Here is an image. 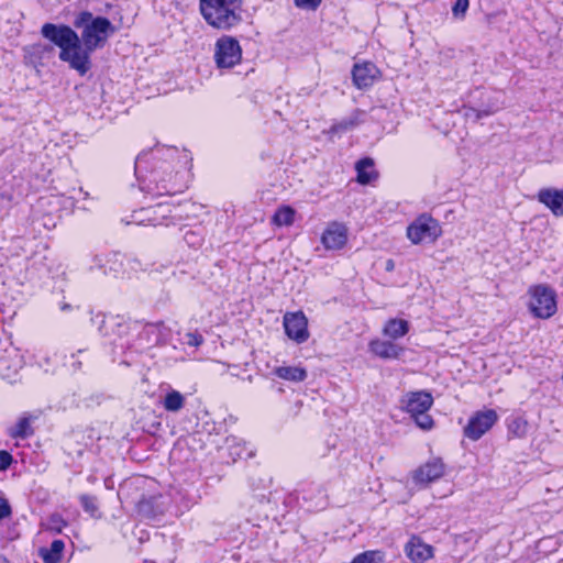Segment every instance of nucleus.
Masks as SVG:
<instances>
[{"mask_svg": "<svg viewBox=\"0 0 563 563\" xmlns=\"http://www.w3.org/2000/svg\"><path fill=\"white\" fill-rule=\"evenodd\" d=\"M77 29H81V37L68 25L45 23L41 34L60 48L59 59L67 63L80 76H85L91 68L90 55L101 48L108 37L115 32L109 19L95 18L91 12H80L74 21Z\"/></svg>", "mask_w": 563, "mask_h": 563, "instance_id": "1", "label": "nucleus"}, {"mask_svg": "<svg viewBox=\"0 0 563 563\" xmlns=\"http://www.w3.org/2000/svg\"><path fill=\"white\" fill-rule=\"evenodd\" d=\"M206 23L218 31H231L243 21V0H199Z\"/></svg>", "mask_w": 563, "mask_h": 563, "instance_id": "2", "label": "nucleus"}, {"mask_svg": "<svg viewBox=\"0 0 563 563\" xmlns=\"http://www.w3.org/2000/svg\"><path fill=\"white\" fill-rule=\"evenodd\" d=\"M400 405L421 430L429 431L434 427V420L428 413L433 405V397L429 391H408L401 397Z\"/></svg>", "mask_w": 563, "mask_h": 563, "instance_id": "3", "label": "nucleus"}, {"mask_svg": "<svg viewBox=\"0 0 563 563\" xmlns=\"http://www.w3.org/2000/svg\"><path fill=\"white\" fill-rule=\"evenodd\" d=\"M530 296L529 309L540 319L551 318L558 309L555 291L548 285L538 284L528 289Z\"/></svg>", "mask_w": 563, "mask_h": 563, "instance_id": "4", "label": "nucleus"}, {"mask_svg": "<svg viewBox=\"0 0 563 563\" xmlns=\"http://www.w3.org/2000/svg\"><path fill=\"white\" fill-rule=\"evenodd\" d=\"M442 234L438 220L427 213L420 214L407 228V238L412 244L433 243Z\"/></svg>", "mask_w": 563, "mask_h": 563, "instance_id": "5", "label": "nucleus"}, {"mask_svg": "<svg viewBox=\"0 0 563 563\" xmlns=\"http://www.w3.org/2000/svg\"><path fill=\"white\" fill-rule=\"evenodd\" d=\"M213 60L219 69H231L242 60V47L239 41L230 35L220 36L213 47Z\"/></svg>", "mask_w": 563, "mask_h": 563, "instance_id": "6", "label": "nucleus"}, {"mask_svg": "<svg viewBox=\"0 0 563 563\" xmlns=\"http://www.w3.org/2000/svg\"><path fill=\"white\" fill-rule=\"evenodd\" d=\"M498 420V415L494 409H486L475 412L464 428L466 438L476 441L481 439Z\"/></svg>", "mask_w": 563, "mask_h": 563, "instance_id": "7", "label": "nucleus"}, {"mask_svg": "<svg viewBox=\"0 0 563 563\" xmlns=\"http://www.w3.org/2000/svg\"><path fill=\"white\" fill-rule=\"evenodd\" d=\"M283 324L287 336L298 344L309 339L308 319L302 311L286 312Z\"/></svg>", "mask_w": 563, "mask_h": 563, "instance_id": "8", "label": "nucleus"}, {"mask_svg": "<svg viewBox=\"0 0 563 563\" xmlns=\"http://www.w3.org/2000/svg\"><path fill=\"white\" fill-rule=\"evenodd\" d=\"M434 548L419 536L412 534L404 545L405 555L411 563H427L434 556Z\"/></svg>", "mask_w": 563, "mask_h": 563, "instance_id": "9", "label": "nucleus"}, {"mask_svg": "<svg viewBox=\"0 0 563 563\" xmlns=\"http://www.w3.org/2000/svg\"><path fill=\"white\" fill-rule=\"evenodd\" d=\"M349 229L343 222L328 223L321 235V243L327 250H341L347 242Z\"/></svg>", "mask_w": 563, "mask_h": 563, "instance_id": "10", "label": "nucleus"}, {"mask_svg": "<svg viewBox=\"0 0 563 563\" xmlns=\"http://www.w3.org/2000/svg\"><path fill=\"white\" fill-rule=\"evenodd\" d=\"M444 472V463L440 459H432L415 471L413 481L417 484L428 485L441 478Z\"/></svg>", "mask_w": 563, "mask_h": 563, "instance_id": "11", "label": "nucleus"}, {"mask_svg": "<svg viewBox=\"0 0 563 563\" xmlns=\"http://www.w3.org/2000/svg\"><path fill=\"white\" fill-rule=\"evenodd\" d=\"M378 76V68L369 62L355 64L352 70L353 82L360 89L371 87Z\"/></svg>", "mask_w": 563, "mask_h": 563, "instance_id": "12", "label": "nucleus"}, {"mask_svg": "<svg viewBox=\"0 0 563 563\" xmlns=\"http://www.w3.org/2000/svg\"><path fill=\"white\" fill-rule=\"evenodd\" d=\"M24 62L34 68L45 65L52 57L54 48L51 45L35 43L24 47Z\"/></svg>", "mask_w": 563, "mask_h": 563, "instance_id": "13", "label": "nucleus"}, {"mask_svg": "<svg viewBox=\"0 0 563 563\" xmlns=\"http://www.w3.org/2000/svg\"><path fill=\"white\" fill-rule=\"evenodd\" d=\"M537 199L550 209L553 216H563V189L542 188L539 190Z\"/></svg>", "mask_w": 563, "mask_h": 563, "instance_id": "14", "label": "nucleus"}, {"mask_svg": "<svg viewBox=\"0 0 563 563\" xmlns=\"http://www.w3.org/2000/svg\"><path fill=\"white\" fill-rule=\"evenodd\" d=\"M368 346L372 353L384 360H396L404 353V347L390 341H383L379 339L371 341Z\"/></svg>", "mask_w": 563, "mask_h": 563, "instance_id": "15", "label": "nucleus"}, {"mask_svg": "<svg viewBox=\"0 0 563 563\" xmlns=\"http://www.w3.org/2000/svg\"><path fill=\"white\" fill-rule=\"evenodd\" d=\"M409 331V323L408 321L404 319H389L384 328H383V334L385 336H388L393 340L400 339L405 336Z\"/></svg>", "mask_w": 563, "mask_h": 563, "instance_id": "16", "label": "nucleus"}, {"mask_svg": "<svg viewBox=\"0 0 563 563\" xmlns=\"http://www.w3.org/2000/svg\"><path fill=\"white\" fill-rule=\"evenodd\" d=\"M274 374L278 378L296 383L307 378V371L298 366H279L274 369Z\"/></svg>", "mask_w": 563, "mask_h": 563, "instance_id": "17", "label": "nucleus"}, {"mask_svg": "<svg viewBox=\"0 0 563 563\" xmlns=\"http://www.w3.org/2000/svg\"><path fill=\"white\" fill-rule=\"evenodd\" d=\"M65 549V543L62 540H54L48 549H40V556L44 563H59Z\"/></svg>", "mask_w": 563, "mask_h": 563, "instance_id": "18", "label": "nucleus"}, {"mask_svg": "<svg viewBox=\"0 0 563 563\" xmlns=\"http://www.w3.org/2000/svg\"><path fill=\"white\" fill-rule=\"evenodd\" d=\"M373 161L371 158H363L355 165L357 172V181L362 185L369 184L375 177L373 172Z\"/></svg>", "mask_w": 563, "mask_h": 563, "instance_id": "19", "label": "nucleus"}, {"mask_svg": "<svg viewBox=\"0 0 563 563\" xmlns=\"http://www.w3.org/2000/svg\"><path fill=\"white\" fill-rule=\"evenodd\" d=\"M528 421L521 417H512L508 420L507 429L510 438H525L528 432Z\"/></svg>", "mask_w": 563, "mask_h": 563, "instance_id": "20", "label": "nucleus"}, {"mask_svg": "<svg viewBox=\"0 0 563 563\" xmlns=\"http://www.w3.org/2000/svg\"><path fill=\"white\" fill-rule=\"evenodd\" d=\"M295 210L289 206L280 207L273 216V223L278 227L291 225L295 220Z\"/></svg>", "mask_w": 563, "mask_h": 563, "instance_id": "21", "label": "nucleus"}, {"mask_svg": "<svg viewBox=\"0 0 563 563\" xmlns=\"http://www.w3.org/2000/svg\"><path fill=\"white\" fill-rule=\"evenodd\" d=\"M184 404H185L184 396L179 391H176V390L168 393L164 399V408L167 411L177 412L184 407Z\"/></svg>", "mask_w": 563, "mask_h": 563, "instance_id": "22", "label": "nucleus"}, {"mask_svg": "<svg viewBox=\"0 0 563 563\" xmlns=\"http://www.w3.org/2000/svg\"><path fill=\"white\" fill-rule=\"evenodd\" d=\"M33 433L30 419L26 417L21 418L16 424L10 430L12 438L25 439Z\"/></svg>", "mask_w": 563, "mask_h": 563, "instance_id": "23", "label": "nucleus"}, {"mask_svg": "<svg viewBox=\"0 0 563 563\" xmlns=\"http://www.w3.org/2000/svg\"><path fill=\"white\" fill-rule=\"evenodd\" d=\"M385 553L378 550L365 551L356 555L351 563H383Z\"/></svg>", "mask_w": 563, "mask_h": 563, "instance_id": "24", "label": "nucleus"}, {"mask_svg": "<svg viewBox=\"0 0 563 563\" xmlns=\"http://www.w3.org/2000/svg\"><path fill=\"white\" fill-rule=\"evenodd\" d=\"M65 526H66L65 520L58 515L51 516L46 522V528L48 530H52V531L58 532V533L62 532V530Z\"/></svg>", "mask_w": 563, "mask_h": 563, "instance_id": "25", "label": "nucleus"}, {"mask_svg": "<svg viewBox=\"0 0 563 563\" xmlns=\"http://www.w3.org/2000/svg\"><path fill=\"white\" fill-rule=\"evenodd\" d=\"M468 0H455L452 8L453 15L456 18H463L468 9Z\"/></svg>", "mask_w": 563, "mask_h": 563, "instance_id": "26", "label": "nucleus"}, {"mask_svg": "<svg viewBox=\"0 0 563 563\" xmlns=\"http://www.w3.org/2000/svg\"><path fill=\"white\" fill-rule=\"evenodd\" d=\"M322 0H294L296 7L305 10L314 11L321 3Z\"/></svg>", "mask_w": 563, "mask_h": 563, "instance_id": "27", "label": "nucleus"}, {"mask_svg": "<svg viewBox=\"0 0 563 563\" xmlns=\"http://www.w3.org/2000/svg\"><path fill=\"white\" fill-rule=\"evenodd\" d=\"M80 501L86 511L90 512L91 515L97 511V506L92 497L86 495L81 496Z\"/></svg>", "mask_w": 563, "mask_h": 563, "instance_id": "28", "label": "nucleus"}, {"mask_svg": "<svg viewBox=\"0 0 563 563\" xmlns=\"http://www.w3.org/2000/svg\"><path fill=\"white\" fill-rule=\"evenodd\" d=\"M12 455L7 451H0V471H5L12 463Z\"/></svg>", "mask_w": 563, "mask_h": 563, "instance_id": "29", "label": "nucleus"}, {"mask_svg": "<svg viewBox=\"0 0 563 563\" xmlns=\"http://www.w3.org/2000/svg\"><path fill=\"white\" fill-rule=\"evenodd\" d=\"M173 188H169L167 185H156L155 189L148 188L147 191L153 194L154 196H163L172 194Z\"/></svg>", "mask_w": 563, "mask_h": 563, "instance_id": "30", "label": "nucleus"}, {"mask_svg": "<svg viewBox=\"0 0 563 563\" xmlns=\"http://www.w3.org/2000/svg\"><path fill=\"white\" fill-rule=\"evenodd\" d=\"M10 514L11 509L9 504L4 499L0 498V521L10 516Z\"/></svg>", "mask_w": 563, "mask_h": 563, "instance_id": "31", "label": "nucleus"}, {"mask_svg": "<svg viewBox=\"0 0 563 563\" xmlns=\"http://www.w3.org/2000/svg\"><path fill=\"white\" fill-rule=\"evenodd\" d=\"M355 124H356V123H355L354 121H350V122H345V121H344V122H341V123L338 125V128H339V129H342V130H346V129H349V128L354 126Z\"/></svg>", "mask_w": 563, "mask_h": 563, "instance_id": "32", "label": "nucleus"}, {"mask_svg": "<svg viewBox=\"0 0 563 563\" xmlns=\"http://www.w3.org/2000/svg\"><path fill=\"white\" fill-rule=\"evenodd\" d=\"M190 344L199 345L201 343V338L198 340L196 336H194V341L189 342Z\"/></svg>", "mask_w": 563, "mask_h": 563, "instance_id": "33", "label": "nucleus"}, {"mask_svg": "<svg viewBox=\"0 0 563 563\" xmlns=\"http://www.w3.org/2000/svg\"><path fill=\"white\" fill-rule=\"evenodd\" d=\"M0 563H9V562L7 561V559L0 558Z\"/></svg>", "mask_w": 563, "mask_h": 563, "instance_id": "34", "label": "nucleus"}]
</instances>
